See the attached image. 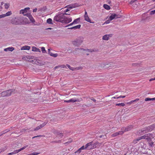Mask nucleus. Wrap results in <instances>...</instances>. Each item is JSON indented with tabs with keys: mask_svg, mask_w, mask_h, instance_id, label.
I'll list each match as a JSON object with an SVG mask.
<instances>
[{
	"mask_svg": "<svg viewBox=\"0 0 155 155\" xmlns=\"http://www.w3.org/2000/svg\"><path fill=\"white\" fill-rule=\"evenodd\" d=\"M70 102H75L78 101L79 100L78 99H76L75 98H73L70 99Z\"/></svg>",
	"mask_w": 155,
	"mask_h": 155,
	"instance_id": "22",
	"label": "nucleus"
},
{
	"mask_svg": "<svg viewBox=\"0 0 155 155\" xmlns=\"http://www.w3.org/2000/svg\"><path fill=\"white\" fill-rule=\"evenodd\" d=\"M67 15L68 14L66 13L64 14L61 13L58 14L55 16L54 18V20L56 21L60 22L63 23V18H64V15Z\"/></svg>",
	"mask_w": 155,
	"mask_h": 155,
	"instance_id": "2",
	"label": "nucleus"
},
{
	"mask_svg": "<svg viewBox=\"0 0 155 155\" xmlns=\"http://www.w3.org/2000/svg\"><path fill=\"white\" fill-rule=\"evenodd\" d=\"M87 50L88 51V52H92V51H94L93 50L92 51L91 50H90V49H87Z\"/></svg>",
	"mask_w": 155,
	"mask_h": 155,
	"instance_id": "60",
	"label": "nucleus"
},
{
	"mask_svg": "<svg viewBox=\"0 0 155 155\" xmlns=\"http://www.w3.org/2000/svg\"><path fill=\"white\" fill-rule=\"evenodd\" d=\"M81 27V25H79L77 26L73 27H72V28H73V29H79Z\"/></svg>",
	"mask_w": 155,
	"mask_h": 155,
	"instance_id": "29",
	"label": "nucleus"
},
{
	"mask_svg": "<svg viewBox=\"0 0 155 155\" xmlns=\"http://www.w3.org/2000/svg\"><path fill=\"white\" fill-rule=\"evenodd\" d=\"M153 80H155V78L150 79L149 81H151Z\"/></svg>",
	"mask_w": 155,
	"mask_h": 155,
	"instance_id": "59",
	"label": "nucleus"
},
{
	"mask_svg": "<svg viewBox=\"0 0 155 155\" xmlns=\"http://www.w3.org/2000/svg\"><path fill=\"white\" fill-rule=\"evenodd\" d=\"M110 20H107V21H106L104 23V24H108V23H109L110 22Z\"/></svg>",
	"mask_w": 155,
	"mask_h": 155,
	"instance_id": "47",
	"label": "nucleus"
},
{
	"mask_svg": "<svg viewBox=\"0 0 155 155\" xmlns=\"http://www.w3.org/2000/svg\"><path fill=\"white\" fill-rule=\"evenodd\" d=\"M29 9L30 8H27L24 9H22L20 11V13L23 14L25 16V15L26 13H27V11L29 10Z\"/></svg>",
	"mask_w": 155,
	"mask_h": 155,
	"instance_id": "15",
	"label": "nucleus"
},
{
	"mask_svg": "<svg viewBox=\"0 0 155 155\" xmlns=\"http://www.w3.org/2000/svg\"><path fill=\"white\" fill-rule=\"evenodd\" d=\"M112 36V34L105 35L103 36L102 39L104 40H108L109 39V38L111 37Z\"/></svg>",
	"mask_w": 155,
	"mask_h": 155,
	"instance_id": "10",
	"label": "nucleus"
},
{
	"mask_svg": "<svg viewBox=\"0 0 155 155\" xmlns=\"http://www.w3.org/2000/svg\"><path fill=\"white\" fill-rule=\"evenodd\" d=\"M125 104L123 103H117L116 104V106H121L122 107H124L125 106Z\"/></svg>",
	"mask_w": 155,
	"mask_h": 155,
	"instance_id": "27",
	"label": "nucleus"
},
{
	"mask_svg": "<svg viewBox=\"0 0 155 155\" xmlns=\"http://www.w3.org/2000/svg\"><path fill=\"white\" fill-rule=\"evenodd\" d=\"M84 19L86 21L90 22V23H93L91 22V20L88 16L87 13L86 11L85 12V14L84 15Z\"/></svg>",
	"mask_w": 155,
	"mask_h": 155,
	"instance_id": "12",
	"label": "nucleus"
},
{
	"mask_svg": "<svg viewBox=\"0 0 155 155\" xmlns=\"http://www.w3.org/2000/svg\"><path fill=\"white\" fill-rule=\"evenodd\" d=\"M37 11V8H35L33 9V12H35Z\"/></svg>",
	"mask_w": 155,
	"mask_h": 155,
	"instance_id": "61",
	"label": "nucleus"
},
{
	"mask_svg": "<svg viewBox=\"0 0 155 155\" xmlns=\"http://www.w3.org/2000/svg\"><path fill=\"white\" fill-rule=\"evenodd\" d=\"M46 124V123L45 122H44L41 124L39 126H40V127L41 128H42L43 127H44V126H45Z\"/></svg>",
	"mask_w": 155,
	"mask_h": 155,
	"instance_id": "35",
	"label": "nucleus"
},
{
	"mask_svg": "<svg viewBox=\"0 0 155 155\" xmlns=\"http://www.w3.org/2000/svg\"><path fill=\"white\" fill-rule=\"evenodd\" d=\"M69 8H67V9H66V10H65L64 11V12H66L68 11H69Z\"/></svg>",
	"mask_w": 155,
	"mask_h": 155,
	"instance_id": "57",
	"label": "nucleus"
},
{
	"mask_svg": "<svg viewBox=\"0 0 155 155\" xmlns=\"http://www.w3.org/2000/svg\"><path fill=\"white\" fill-rule=\"evenodd\" d=\"M5 7L6 9H7L9 7V4L6 3L5 4Z\"/></svg>",
	"mask_w": 155,
	"mask_h": 155,
	"instance_id": "37",
	"label": "nucleus"
},
{
	"mask_svg": "<svg viewBox=\"0 0 155 155\" xmlns=\"http://www.w3.org/2000/svg\"><path fill=\"white\" fill-rule=\"evenodd\" d=\"M133 127L132 125H130L125 128L124 131H127L131 130Z\"/></svg>",
	"mask_w": 155,
	"mask_h": 155,
	"instance_id": "21",
	"label": "nucleus"
},
{
	"mask_svg": "<svg viewBox=\"0 0 155 155\" xmlns=\"http://www.w3.org/2000/svg\"><path fill=\"white\" fill-rule=\"evenodd\" d=\"M153 142H152L150 143V146H152V145L153 144Z\"/></svg>",
	"mask_w": 155,
	"mask_h": 155,
	"instance_id": "63",
	"label": "nucleus"
},
{
	"mask_svg": "<svg viewBox=\"0 0 155 155\" xmlns=\"http://www.w3.org/2000/svg\"><path fill=\"white\" fill-rule=\"evenodd\" d=\"M42 136H43L42 135H38V136H35L33 137L32 138V139H33L34 138H36V137H42Z\"/></svg>",
	"mask_w": 155,
	"mask_h": 155,
	"instance_id": "56",
	"label": "nucleus"
},
{
	"mask_svg": "<svg viewBox=\"0 0 155 155\" xmlns=\"http://www.w3.org/2000/svg\"><path fill=\"white\" fill-rule=\"evenodd\" d=\"M60 67H61V68H66V66L64 64L60 65Z\"/></svg>",
	"mask_w": 155,
	"mask_h": 155,
	"instance_id": "55",
	"label": "nucleus"
},
{
	"mask_svg": "<svg viewBox=\"0 0 155 155\" xmlns=\"http://www.w3.org/2000/svg\"><path fill=\"white\" fill-rule=\"evenodd\" d=\"M81 148H80L77 151L75 152V153H80L81 152Z\"/></svg>",
	"mask_w": 155,
	"mask_h": 155,
	"instance_id": "42",
	"label": "nucleus"
},
{
	"mask_svg": "<svg viewBox=\"0 0 155 155\" xmlns=\"http://www.w3.org/2000/svg\"><path fill=\"white\" fill-rule=\"evenodd\" d=\"M64 102H68V103L70 102V100H65Z\"/></svg>",
	"mask_w": 155,
	"mask_h": 155,
	"instance_id": "62",
	"label": "nucleus"
},
{
	"mask_svg": "<svg viewBox=\"0 0 155 155\" xmlns=\"http://www.w3.org/2000/svg\"><path fill=\"white\" fill-rule=\"evenodd\" d=\"M61 140L54 141H53V142L55 143H61Z\"/></svg>",
	"mask_w": 155,
	"mask_h": 155,
	"instance_id": "41",
	"label": "nucleus"
},
{
	"mask_svg": "<svg viewBox=\"0 0 155 155\" xmlns=\"http://www.w3.org/2000/svg\"><path fill=\"white\" fill-rule=\"evenodd\" d=\"M10 131L9 129H7L5 130H4L2 131V132H1V133L2 134V135L3 134L8 132Z\"/></svg>",
	"mask_w": 155,
	"mask_h": 155,
	"instance_id": "26",
	"label": "nucleus"
},
{
	"mask_svg": "<svg viewBox=\"0 0 155 155\" xmlns=\"http://www.w3.org/2000/svg\"><path fill=\"white\" fill-rule=\"evenodd\" d=\"M25 16H26L28 17V18L30 19V21L33 23H34L35 22V21L32 17V16L31 15L30 13H26L25 15Z\"/></svg>",
	"mask_w": 155,
	"mask_h": 155,
	"instance_id": "13",
	"label": "nucleus"
},
{
	"mask_svg": "<svg viewBox=\"0 0 155 155\" xmlns=\"http://www.w3.org/2000/svg\"><path fill=\"white\" fill-rule=\"evenodd\" d=\"M126 97L125 96H122V95H120V96H119L118 97H117V99H118V98H124V97Z\"/></svg>",
	"mask_w": 155,
	"mask_h": 155,
	"instance_id": "46",
	"label": "nucleus"
},
{
	"mask_svg": "<svg viewBox=\"0 0 155 155\" xmlns=\"http://www.w3.org/2000/svg\"><path fill=\"white\" fill-rule=\"evenodd\" d=\"M154 137L153 134H148L144 135L140 137V139H146L148 141H150Z\"/></svg>",
	"mask_w": 155,
	"mask_h": 155,
	"instance_id": "3",
	"label": "nucleus"
},
{
	"mask_svg": "<svg viewBox=\"0 0 155 155\" xmlns=\"http://www.w3.org/2000/svg\"><path fill=\"white\" fill-rule=\"evenodd\" d=\"M60 67H60V65L56 66L54 67V69H57V68H59Z\"/></svg>",
	"mask_w": 155,
	"mask_h": 155,
	"instance_id": "58",
	"label": "nucleus"
},
{
	"mask_svg": "<svg viewBox=\"0 0 155 155\" xmlns=\"http://www.w3.org/2000/svg\"><path fill=\"white\" fill-rule=\"evenodd\" d=\"M41 50L43 53H46V51L45 50V48L44 47H42L41 48Z\"/></svg>",
	"mask_w": 155,
	"mask_h": 155,
	"instance_id": "34",
	"label": "nucleus"
},
{
	"mask_svg": "<svg viewBox=\"0 0 155 155\" xmlns=\"http://www.w3.org/2000/svg\"><path fill=\"white\" fill-rule=\"evenodd\" d=\"M47 23H48L49 24H52V20L50 18H49L47 20Z\"/></svg>",
	"mask_w": 155,
	"mask_h": 155,
	"instance_id": "31",
	"label": "nucleus"
},
{
	"mask_svg": "<svg viewBox=\"0 0 155 155\" xmlns=\"http://www.w3.org/2000/svg\"><path fill=\"white\" fill-rule=\"evenodd\" d=\"M12 90H9L3 91L1 93V96L2 97L10 96L12 92Z\"/></svg>",
	"mask_w": 155,
	"mask_h": 155,
	"instance_id": "4",
	"label": "nucleus"
},
{
	"mask_svg": "<svg viewBox=\"0 0 155 155\" xmlns=\"http://www.w3.org/2000/svg\"><path fill=\"white\" fill-rule=\"evenodd\" d=\"M139 100V98H136V99H135V100H132V101H133V102H135V101H138Z\"/></svg>",
	"mask_w": 155,
	"mask_h": 155,
	"instance_id": "54",
	"label": "nucleus"
},
{
	"mask_svg": "<svg viewBox=\"0 0 155 155\" xmlns=\"http://www.w3.org/2000/svg\"><path fill=\"white\" fill-rule=\"evenodd\" d=\"M5 17V14H2L1 15H0V18H4Z\"/></svg>",
	"mask_w": 155,
	"mask_h": 155,
	"instance_id": "49",
	"label": "nucleus"
},
{
	"mask_svg": "<svg viewBox=\"0 0 155 155\" xmlns=\"http://www.w3.org/2000/svg\"><path fill=\"white\" fill-rule=\"evenodd\" d=\"M48 54L51 56L54 57H56L58 56V54L57 53L54 54L50 51V49H48Z\"/></svg>",
	"mask_w": 155,
	"mask_h": 155,
	"instance_id": "17",
	"label": "nucleus"
},
{
	"mask_svg": "<svg viewBox=\"0 0 155 155\" xmlns=\"http://www.w3.org/2000/svg\"><path fill=\"white\" fill-rule=\"evenodd\" d=\"M72 141L71 140V141H69L68 142H66L64 144L66 145H68V144H70V143H71L72 142Z\"/></svg>",
	"mask_w": 155,
	"mask_h": 155,
	"instance_id": "45",
	"label": "nucleus"
},
{
	"mask_svg": "<svg viewBox=\"0 0 155 155\" xmlns=\"http://www.w3.org/2000/svg\"><path fill=\"white\" fill-rule=\"evenodd\" d=\"M149 132L150 131L155 128V124H153L147 127Z\"/></svg>",
	"mask_w": 155,
	"mask_h": 155,
	"instance_id": "16",
	"label": "nucleus"
},
{
	"mask_svg": "<svg viewBox=\"0 0 155 155\" xmlns=\"http://www.w3.org/2000/svg\"><path fill=\"white\" fill-rule=\"evenodd\" d=\"M12 14V12L11 11H8L5 14V16H8L11 15Z\"/></svg>",
	"mask_w": 155,
	"mask_h": 155,
	"instance_id": "33",
	"label": "nucleus"
},
{
	"mask_svg": "<svg viewBox=\"0 0 155 155\" xmlns=\"http://www.w3.org/2000/svg\"><path fill=\"white\" fill-rule=\"evenodd\" d=\"M5 150V149L4 148L0 149V153L1 152H2L4 151Z\"/></svg>",
	"mask_w": 155,
	"mask_h": 155,
	"instance_id": "52",
	"label": "nucleus"
},
{
	"mask_svg": "<svg viewBox=\"0 0 155 155\" xmlns=\"http://www.w3.org/2000/svg\"><path fill=\"white\" fill-rule=\"evenodd\" d=\"M80 18H78L77 19H76L73 21V23H74V24H77L78 23L80 20Z\"/></svg>",
	"mask_w": 155,
	"mask_h": 155,
	"instance_id": "32",
	"label": "nucleus"
},
{
	"mask_svg": "<svg viewBox=\"0 0 155 155\" xmlns=\"http://www.w3.org/2000/svg\"><path fill=\"white\" fill-rule=\"evenodd\" d=\"M41 129V127H40V126H38L36 128H35L34 129V131L37 130H39V129Z\"/></svg>",
	"mask_w": 155,
	"mask_h": 155,
	"instance_id": "40",
	"label": "nucleus"
},
{
	"mask_svg": "<svg viewBox=\"0 0 155 155\" xmlns=\"http://www.w3.org/2000/svg\"><path fill=\"white\" fill-rule=\"evenodd\" d=\"M121 17V15H117L115 14H112L110 16L109 18V19L110 21H111L115 18H120Z\"/></svg>",
	"mask_w": 155,
	"mask_h": 155,
	"instance_id": "7",
	"label": "nucleus"
},
{
	"mask_svg": "<svg viewBox=\"0 0 155 155\" xmlns=\"http://www.w3.org/2000/svg\"><path fill=\"white\" fill-rule=\"evenodd\" d=\"M140 140V137H139L137 139L134 140L133 141V143L134 144H135L136 143H137V142L138 141Z\"/></svg>",
	"mask_w": 155,
	"mask_h": 155,
	"instance_id": "28",
	"label": "nucleus"
},
{
	"mask_svg": "<svg viewBox=\"0 0 155 155\" xmlns=\"http://www.w3.org/2000/svg\"><path fill=\"white\" fill-rule=\"evenodd\" d=\"M27 19L23 17L21 19V18H13L11 20V23L13 24L17 25H21L22 23L21 22V20H23L24 21V23H28L26 21Z\"/></svg>",
	"mask_w": 155,
	"mask_h": 155,
	"instance_id": "1",
	"label": "nucleus"
},
{
	"mask_svg": "<svg viewBox=\"0 0 155 155\" xmlns=\"http://www.w3.org/2000/svg\"><path fill=\"white\" fill-rule=\"evenodd\" d=\"M32 51H33L35 52H40L41 51L40 49L38 48H37L35 47H32Z\"/></svg>",
	"mask_w": 155,
	"mask_h": 155,
	"instance_id": "18",
	"label": "nucleus"
},
{
	"mask_svg": "<svg viewBox=\"0 0 155 155\" xmlns=\"http://www.w3.org/2000/svg\"><path fill=\"white\" fill-rule=\"evenodd\" d=\"M14 48L13 47H9L4 49V50L5 51H13Z\"/></svg>",
	"mask_w": 155,
	"mask_h": 155,
	"instance_id": "20",
	"label": "nucleus"
},
{
	"mask_svg": "<svg viewBox=\"0 0 155 155\" xmlns=\"http://www.w3.org/2000/svg\"><path fill=\"white\" fill-rule=\"evenodd\" d=\"M65 15H64V18H63V23L68 24L71 21V18L66 17L65 16Z\"/></svg>",
	"mask_w": 155,
	"mask_h": 155,
	"instance_id": "8",
	"label": "nucleus"
},
{
	"mask_svg": "<svg viewBox=\"0 0 155 155\" xmlns=\"http://www.w3.org/2000/svg\"><path fill=\"white\" fill-rule=\"evenodd\" d=\"M83 42V40L82 38H79L73 41V44L76 46H78L81 45Z\"/></svg>",
	"mask_w": 155,
	"mask_h": 155,
	"instance_id": "5",
	"label": "nucleus"
},
{
	"mask_svg": "<svg viewBox=\"0 0 155 155\" xmlns=\"http://www.w3.org/2000/svg\"><path fill=\"white\" fill-rule=\"evenodd\" d=\"M28 147L27 145L25 146L24 147L21 148L20 149H19V151H21V150H23L26 148Z\"/></svg>",
	"mask_w": 155,
	"mask_h": 155,
	"instance_id": "39",
	"label": "nucleus"
},
{
	"mask_svg": "<svg viewBox=\"0 0 155 155\" xmlns=\"http://www.w3.org/2000/svg\"><path fill=\"white\" fill-rule=\"evenodd\" d=\"M15 154H16L20 152L19 149L15 150L14 151Z\"/></svg>",
	"mask_w": 155,
	"mask_h": 155,
	"instance_id": "43",
	"label": "nucleus"
},
{
	"mask_svg": "<svg viewBox=\"0 0 155 155\" xmlns=\"http://www.w3.org/2000/svg\"><path fill=\"white\" fill-rule=\"evenodd\" d=\"M63 136V135L62 133H58L56 137L58 138H61Z\"/></svg>",
	"mask_w": 155,
	"mask_h": 155,
	"instance_id": "23",
	"label": "nucleus"
},
{
	"mask_svg": "<svg viewBox=\"0 0 155 155\" xmlns=\"http://www.w3.org/2000/svg\"><path fill=\"white\" fill-rule=\"evenodd\" d=\"M155 13V10L151 11L150 13V14L151 15L154 14Z\"/></svg>",
	"mask_w": 155,
	"mask_h": 155,
	"instance_id": "48",
	"label": "nucleus"
},
{
	"mask_svg": "<svg viewBox=\"0 0 155 155\" xmlns=\"http://www.w3.org/2000/svg\"><path fill=\"white\" fill-rule=\"evenodd\" d=\"M137 0H132L130 2V4H132L133 3H134L136 1H137Z\"/></svg>",
	"mask_w": 155,
	"mask_h": 155,
	"instance_id": "50",
	"label": "nucleus"
},
{
	"mask_svg": "<svg viewBox=\"0 0 155 155\" xmlns=\"http://www.w3.org/2000/svg\"><path fill=\"white\" fill-rule=\"evenodd\" d=\"M39 153H38L37 152H34L32 153L27 154V155H37Z\"/></svg>",
	"mask_w": 155,
	"mask_h": 155,
	"instance_id": "36",
	"label": "nucleus"
},
{
	"mask_svg": "<svg viewBox=\"0 0 155 155\" xmlns=\"http://www.w3.org/2000/svg\"><path fill=\"white\" fill-rule=\"evenodd\" d=\"M99 143H99L97 142L93 144H92V143L91 145L90 146H89L88 150H91L96 148V145Z\"/></svg>",
	"mask_w": 155,
	"mask_h": 155,
	"instance_id": "14",
	"label": "nucleus"
},
{
	"mask_svg": "<svg viewBox=\"0 0 155 155\" xmlns=\"http://www.w3.org/2000/svg\"><path fill=\"white\" fill-rule=\"evenodd\" d=\"M65 7L71 9L74 8V6L73 5L71 4L66 6Z\"/></svg>",
	"mask_w": 155,
	"mask_h": 155,
	"instance_id": "30",
	"label": "nucleus"
},
{
	"mask_svg": "<svg viewBox=\"0 0 155 155\" xmlns=\"http://www.w3.org/2000/svg\"><path fill=\"white\" fill-rule=\"evenodd\" d=\"M30 49V47L28 46H25L22 47L21 49V50H29Z\"/></svg>",
	"mask_w": 155,
	"mask_h": 155,
	"instance_id": "19",
	"label": "nucleus"
},
{
	"mask_svg": "<svg viewBox=\"0 0 155 155\" xmlns=\"http://www.w3.org/2000/svg\"><path fill=\"white\" fill-rule=\"evenodd\" d=\"M28 130H29V129H28V128H27V129H25V128L23 129L22 130V132Z\"/></svg>",
	"mask_w": 155,
	"mask_h": 155,
	"instance_id": "53",
	"label": "nucleus"
},
{
	"mask_svg": "<svg viewBox=\"0 0 155 155\" xmlns=\"http://www.w3.org/2000/svg\"><path fill=\"white\" fill-rule=\"evenodd\" d=\"M155 100V98H150L148 97H147L145 98V101H154Z\"/></svg>",
	"mask_w": 155,
	"mask_h": 155,
	"instance_id": "25",
	"label": "nucleus"
},
{
	"mask_svg": "<svg viewBox=\"0 0 155 155\" xmlns=\"http://www.w3.org/2000/svg\"><path fill=\"white\" fill-rule=\"evenodd\" d=\"M92 142L93 141H91V142L87 143L86 144L85 147H84V146H83L80 148L81 149V150H83L85 149H87L88 150L89 146H90L91 145V143H92Z\"/></svg>",
	"mask_w": 155,
	"mask_h": 155,
	"instance_id": "9",
	"label": "nucleus"
},
{
	"mask_svg": "<svg viewBox=\"0 0 155 155\" xmlns=\"http://www.w3.org/2000/svg\"><path fill=\"white\" fill-rule=\"evenodd\" d=\"M66 66L68 67L70 69L73 71L74 70V68L72 67H71L69 65L67 64H66Z\"/></svg>",
	"mask_w": 155,
	"mask_h": 155,
	"instance_id": "38",
	"label": "nucleus"
},
{
	"mask_svg": "<svg viewBox=\"0 0 155 155\" xmlns=\"http://www.w3.org/2000/svg\"><path fill=\"white\" fill-rule=\"evenodd\" d=\"M73 24H75L74 23H73V21L71 23H70L69 25H67L66 26V27H68V26L71 25H72Z\"/></svg>",
	"mask_w": 155,
	"mask_h": 155,
	"instance_id": "51",
	"label": "nucleus"
},
{
	"mask_svg": "<svg viewBox=\"0 0 155 155\" xmlns=\"http://www.w3.org/2000/svg\"><path fill=\"white\" fill-rule=\"evenodd\" d=\"M124 132L122 131H119L114 133L111 135L112 137H115L120 135H122L123 134Z\"/></svg>",
	"mask_w": 155,
	"mask_h": 155,
	"instance_id": "11",
	"label": "nucleus"
},
{
	"mask_svg": "<svg viewBox=\"0 0 155 155\" xmlns=\"http://www.w3.org/2000/svg\"><path fill=\"white\" fill-rule=\"evenodd\" d=\"M104 137V135H100V136H99V137L100 138H102V137Z\"/></svg>",
	"mask_w": 155,
	"mask_h": 155,
	"instance_id": "64",
	"label": "nucleus"
},
{
	"mask_svg": "<svg viewBox=\"0 0 155 155\" xmlns=\"http://www.w3.org/2000/svg\"><path fill=\"white\" fill-rule=\"evenodd\" d=\"M104 8L108 10H110V6L107 4H104L103 5Z\"/></svg>",
	"mask_w": 155,
	"mask_h": 155,
	"instance_id": "24",
	"label": "nucleus"
},
{
	"mask_svg": "<svg viewBox=\"0 0 155 155\" xmlns=\"http://www.w3.org/2000/svg\"><path fill=\"white\" fill-rule=\"evenodd\" d=\"M149 132L147 127L142 128L141 130H139L137 134L139 135H141L142 134H144Z\"/></svg>",
	"mask_w": 155,
	"mask_h": 155,
	"instance_id": "6",
	"label": "nucleus"
},
{
	"mask_svg": "<svg viewBox=\"0 0 155 155\" xmlns=\"http://www.w3.org/2000/svg\"><path fill=\"white\" fill-rule=\"evenodd\" d=\"M133 101H130V102H127V103H126V104H128L130 105H131V104L133 103Z\"/></svg>",
	"mask_w": 155,
	"mask_h": 155,
	"instance_id": "44",
	"label": "nucleus"
}]
</instances>
